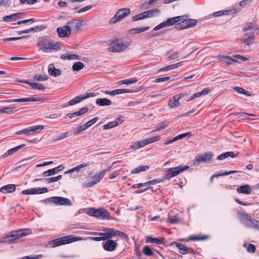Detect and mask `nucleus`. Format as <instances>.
Listing matches in <instances>:
<instances>
[{"instance_id": "f704fd0d", "label": "nucleus", "mask_w": 259, "mask_h": 259, "mask_svg": "<svg viewBox=\"0 0 259 259\" xmlns=\"http://www.w3.org/2000/svg\"><path fill=\"white\" fill-rule=\"evenodd\" d=\"M237 172V171L235 170H231L229 171L223 172L220 171V172H218L214 174H213L211 177V181L212 182L213 180V178L215 177H218L219 176H228L231 174H235Z\"/></svg>"}, {"instance_id": "0e129e2a", "label": "nucleus", "mask_w": 259, "mask_h": 259, "mask_svg": "<svg viewBox=\"0 0 259 259\" xmlns=\"http://www.w3.org/2000/svg\"><path fill=\"white\" fill-rule=\"evenodd\" d=\"M250 228L259 230V221L254 219Z\"/></svg>"}, {"instance_id": "864d4df0", "label": "nucleus", "mask_w": 259, "mask_h": 259, "mask_svg": "<svg viewBox=\"0 0 259 259\" xmlns=\"http://www.w3.org/2000/svg\"><path fill=\"white\" fill-rule=\"evenodd\" d=\"M31 133H32V131H31L30 127H29L27 128H25V129L22 130L19 132H17V133H16V135L24 134L25 135H28L31 134Z\"/></svg>"}, {"instance_id": "774afa93", "label": "nucleus", "mask_w": 259, "mask_h": 259, "mask_svg": "<svg viewBox=\"0 0 259 259\" xmlns=\"http://www.w3.org/2000/svg\"><path fill=\"white\" fill-rule=\"evenodd\" d=\"M42 257V255L38 254L34 256H26L22 258V259H39Z\"/></svg>"}, {"instance_id": "423d86ee", "label": "nucleus", "mask_w": 259, "mask_h": 259, "mask_svg": "<svg viewBox=\"0 0 259 259\" xmlns=\"http://www.w3.org/2000/svg\"><path fill=\"white\" fill-rule=\"evenodd\" d=\"M182 17V20L180 21L179 23H178L176 25V27L177 29H183L193 27L197 23V20L194 19H186V16H180Z\"/></svg>"}, {"instance_id": "f257e3e1", "label": "nucleus", "mask_w": 259, "mask_h": 259, "mask_svg": "<svg viewBox=\"0 0 259 259\" xmlns=\"http://www.w3.org/2000/svg\"><path fill=\"white\" fill-rule=\"evenodd\" d=\"M31 232L29 229H23L12 231L4 237L0 239V243L8 242L9 243H15L18 242L20 238L25 236Z\"/></svg>"}, {"instance_id": "f03ea898", "label": "nucleus", "mask_w": 259, "mask_h": 259, "mask_svg": "<svg viewBox=\"0 0 259 259\" xmlns=\"http://www.w3.org/2000/svg\"><path fill=\"white\" fill-rule=\"evenodd\" d=\"M82 240L81 237H75L74 235H68L61 238L54 239L49 242V243L52 245L53 247H56L59 246L69 244L75 241Z\"/></svg>"}, {"instance_id": "09e8293b", "label": "nucleus", "mask_w": 259, "mask_h": 259, "mask_svg": "<svg viewBox=\"0 0 259 259\" xmlns=\"http://www.w3.org/2000/svg\"><path fill=\"white\" fill-rule=\"evenodd\" d=\"M15 107H7L0 109L1 114H11Z\"/></svg>"}, {"instance_id": "72a5a7b5", "label": "nucleus", "mask_w": 259, "mask_h": 259, "mask_svg": "<svg viewBox=\"0 0 259 259\" xmlns=\"http://www.w3.org/2000/svg\"><path fill=\"white\" fill-rule=\"evenodd\" d=\"M61 59L63 60H79V57L75 54H62L61 56Z\"/></svg>"}, {"instance_id": "9b49d317", "label": "nucleus", "mask_w": 259, "mask_h": 259, "mask_svg": "<svg viewBox=\"0 0 259 259\" xmlns=\"http://www.w3.org/2000/svg\"><path fill=\"white\" fill-rule=\"evenodd\" d=\"M212 155L213 154L211 152L203 153L201 154L198 155L195 157L194 163L196 162L198 164L201 163H208Z\"/></svg>"}, {"instance_id": "4c0bfd02", "label": "nucleus", "mask_w": 259, "mask_h": 259, "mask_svg": "<svg viewBox=\"0 0 259 259\" xmlns=\"http://www.w3.org/2000/svg\"><path fill=\"white\" fill-rule=\"evenodd\" d=\"M234 157V153L233 152H227L224 153L220 155H219L217 157V159L220 160H223L227 157Z\"/></svg>"}, {"instance_id": "a19ab883", "label": "nucleus", "mask_w": 259, "mask_h": 259, "mask_svg": "<svg viewBox=\"0 0 259 259\" xmlns=\"http://www.w3.org/2000/svg\"><path fill=\"white\" fill-rule=\"evenodd\" d=\"M149 29V27H145L143 28H133L131 29L129 32L133 34L141 33L144 31H145Z\"/></svg>"}, {"instance_id": "c756f323", "label": "nucleus", "mask_w": 259, "mask_h": 259, "mask_svg": "<svg viewBox=\"0 0 259 259\" xmlns=\"http://www.w3.org/2000/svg\"><path fill=\"white\" fill-rule=\"evenodd\" d=\"M183 63V62H178V63H177L175 64H173L165 66V67L160 69L159 70V71L160 72H164V71H168L170 70L176 69V68L182 66Z\"/></svg>"}, {"instance_id": "58836bf2", "label": "nucleus", "mask_w": 259, "mask_h": 259, "mask_svg": "<svg viewBox=\"0 0 259 259\" xmlns=\"http://www.w3.org/2000/svg\"><path fill=\"white\" fill-rule=\"evenodd\" d=\"M89 164H86V163L81 164L80 165H78L76 167H74L70 169V170H68L67 171H66L65 172V174L71 173V172H73L75 171H79L81 168L85 167L86 166H89Z\"/></svg>"}, {"instance_id": "680f3d73", "label": "nucleus", "mask_w": 259, "mask_h": 259, "mask_svg": "<svg viewBox=\"0 0 259 259\" xmlns=\"http://www.w3.org/2000/svg\"><path fill=\"white\" fill-rule=\"evenodd\" d=\"M145 19V16L143 14V13H140L138 15H136L135 16H134L132 17V20L133 21H136L140 20H142Z\"/></svg>"}, {"instance_id": "393cba45", "label": "nucleus", "mask_w": 259, "mask_h": 259, "mask_svg": "<svg viewBox=\"0 0 259 259\" xmlns=\"http://www.w3.org/2000/svg\"><path fill=\"white\" fill-rule=\"evenodd\" d=\"M22 14V13H16L10 15L5 16L3 18V21H15L18 18L20 17Z\"/></svg>"}, {"instance_id": "5701e85b", "label": "nucleus", "mask_w": 259, "mask_h": 259, "mask_svg": "<svg viewBox=\"0 0 259 259\" xmlns=\"http://www.w3.org/2000/svg\"><path fill=\"white\" fill-rule=\"evenodd\" d=\"M251 188L249 185H244L239 187L237 189L238 193L249 194L251 192Z\"/></svg>"}, {"instance_id": "0eeeda50", "label": "nucleus", "mask_w": 259, "mask_h": 259, "mask_svg": "<svg viewBox=\"0 0 259 259\" xmlns=\"http://www.w3.org/2000/svg\"><path fill=\"white\" fill-rule=\"evenodd\" d=\"M131 10L129 8H122L119 9L115 16L112 17L109 21L110 24H115L120 21L124 18L130 15Z\"/></svg>"}, {"instance_id": "b1692460", "label": "nucleus", "mask_w": 259, "mask_h": 259, "mask_svg": "<svg viewBox=\"0 0 259 259\" xmlns=\"http://www.w3.org/2000/svg\"><path fill=\"white\" fill-rule=\"evenodd\" d=\"M160 11L158 9H154L143 12L145 18H151L159 15Z\"/></svg>"}, {"instance_id": "cd10ccee", "label": "nucleus", "mask_w": 259, "mask_h": 259, "mask_svg": "<svg viewBox=\"0 0 259 259\" xmlns=\"http://www.w3.org/2000/svg\"><path fill=\"white\" fill-rule=\"evenodd\" d=\"M258 30V27L252 23H247L243 28V31L244 32H248V31H252L255 32Z\"/></svg>"}, {"instance_id": "79ce46f5", "label": "nucleus", "mask_w": 259, "mask_h": 259, "mask_svg": "<svg viewBox=\"0 0 259 259\" xmlns=\"http://www.w3.org/2000/svg\"><path fill=\"white\" fill-rule=\"evenodd\" d=\"M41 27V26H37L34 27H31L28 29H25V30H22V31H19L18 32V34L19 35H21L23 33H28L33 32L34 30H35L36 29H38L39 30H42V28Z\"/></svg>"}, {"instance_id": "3c124183", "label": "nucleus", "mask_w": 259, "mask_h": 259, "mask_svg": "<svg viewBox=\"0 0 259 259\" xmlns=\"http://www.w3.org/2000/svg\"><path fill=\"white\" fill-rule=\"evenodd\" d=\"M234 89L238 93H240L241 94H244L248 96H251V94L249 92L245 91L242 88L236 87L234 88Z\"/></svg>"}, {"instance_id": "2eb2a0df", "label": "nucleus", "mask_w": 259, "mask_h": 259, "mask_svg": "<svg viewBox=\"0 0 259 259\" xmlns=\"http://www.w3.org/2000/svg\"><path fill=\"white\" fill-rule=\"evenodd\" d=\"M245 32L242 36V41L243 43L249 46L252 44L251 40L254 38L255 32L248 31Z\"/></svg>"}, {"instance_id": "20e7f679", "label": "nucleus", "mask_w": 259, "mask_h": 259, "mask_svg": "<svg viewBox=\"0 0 259 259\" xmlns=\"http://www.w3.org/2000/svg\"><path fill=\"white\" fill-rule=\"evenodd\" d=\"M188 168L189 166L188 165H183L175 167L169 168L167 170L166 173L164 174L163 177V180H169Z\"/></svg>"}, {"instance_id": "6e6552de", "label": "nucleus", "mask_w": 259, "mask_h": 259, "mask_svg": "<svg viewBox=\"0 0 259 259\" xmlns=\"http://www.w3.org/2000/svg\"><path fill=\"white\" fill-rule=\"evenodd\" d=\"M182 18H183V17H181L180 16L169 18L166 21L155 26L153 28V30L156 31L165 27L172 26L178 22L179 23L180 21L182 20Z\"/></svg>"}, {"instance_id": "c9c22d12", "label": "nucleus", "mask_w": 259, "mask_h": 259, "mask_svg": "<svg viewBox=\"0 0 259 259\" xmlns=\"http://www.w3.org/2000/svg\"><path fill=\"white\" fill-rule=\"evenodd\" d=\"M111 166H108L107 169H106L101 171L99 174H97V175H96L94 177V178L96 179L95 181L97 182V183L99 182L103 178V177L106 174V172L107 171H108L111 169Z\"/></svg>"}, {"instance_id": "a211bd4d", "label": "nucleus", "mask_w": 259, "mask_h": 259, "mask_svg": "<svg viewBox=\"0 0 259 259\" xmlns=\"http://www.w3.org/2000/svg\"><path fill=\"white\" fill-rule=\"evenodd\" d=\"M25 145L24 144H21L9 150L7 152L5 153L1 156V158L5 159L9 156L13 155L14 153L18 152L19 150L23 148Z\"/></svg>"}, {"instance_id": "69168bd1", "label": "nucleus", "mask_w": 259, "mask_h": 259, "mask_svg": "<svg viewBox=\"0 0 259 259\" xmlns=\"http://www.w3.org/2000/svg\"><path fill=\"white\" fill-rule=\"evenodd\" d=\"M179 57V54L178 52H174L169 53L168 54V58L170 59H176Z\"/></svg>"}, {"instance_id": "37998d69", "label": "nucleus", "mask_w": 259, "mask_h": 259, "mask_svg": "<svg viewBox=\"0 0 259 259\" xmlns=\"http://www.w3.org/2000/svg\"><path fill=\"white\" fill-rule=\"evenodd\" d=\"M84 67V64L81 62H75L72 66V70L73 71H78Z\"/></svg>"}, {"instance_id": "de8ad7c7", "label": "nucleus", "mask_w": 259, "mask_h": 259, "mask_svg": "<svg viewBox=\"0 0 259 259\" xmlns=\"http://www.w3.org/2000/svg\"><path fill=\"white\" fill-rule=\"evenodd\" d=\"M87 129L85 124L77 127L76 130L73 132L74 135L77 136L80 135L82 132L84 131Z\"/></svg>"}, {"instance_id": "e2e57ef3", "label": "nucleus", "mask_w": 259, "mask_h": 259, "mask_svg": "<svg viewBox=\"0 0 259 259\" xmlns=\"http://www.w3.org/2000/svg\"><path fill=\"white\" fill-rule=\"evenodd\" d=\"M63 139H64V138H63V136L62 134V133H61V134H60L58 135L54 136L53 137V138H52V142H53V143H55V142H58L59 141L63 140Z\"/></svg>"}, {"instance_id": "a878e982", "label": "nucleus", "mask_w": 259, "mask_h": 259, "mask_svg": "<svg viewBox=\"0 0 259 259\" xmlns=\"http://www.w3.org/2000/svg\"><path fill=\"white\" fill-rule=\"evenodd\" d=\"M16 189L15 185L14 184H9L4 186L0 188V191L3 193H12Z\"/></svg>"}, {"instance_id": "13d9d810", "label": "nucleus", "mask_w": 259, "mask_h": 259, "mask_svg": "<svg viewBox=\"0 0 259 259\" xmlns=\"http://www.w3.org/2000/svg\"><path fill=\"white\" fill-rule=\"evenodd\" d=\"M61 178H62V176L59 175L55 177H52V178H48L46 179V181L48 183H51L57 182V181L61 180Z\"/></svg>"}, {"instance_id": "412c9836", "label": "nucleus", "mask_w": 259, "mask_h": 259, "mask_svg": "<svg viewBox=\"0 0 259 259\" xmlns=\"http://www.w3.org/2000/svg\"><path fill=\"white\" fill-rule=\"evenodd\" d=\"M170 245H175L179 249V252L182 254H186L188 253V247L182 244L174 241L170 243Z\"/></svg>"}, {"instance_id": "39448f33", "label": "nucleus", "mask_w": 259, "mask_h": 259, "mask_svg": "<svg viewBox=\"0 0 259 259\" xmlns=\"http://www.w3.org/2000/svg\"><path fill=\"white\" fill-rule=\"evenodd\" d=\"M88 214L91 216H94L99 219L110 220L111 217L110 213L103 208L95 209L94 208H90Z\"/></svg>"}, {"instance_id": "aec40b11", "label": "nucleus", "mask_w": 259, "mask_h": 259, "mask_svg": "<svg viewBox=\"0 0 259 259\" xmlns=\"http://www.w3.org/2000/svg\"><path fill=\"white\" fill-rule=\"evenodd\" d=\"M64 166L63 165H60L59 166L56 167L55 168L49 169L44 171L42 174L43 176L45 177H49L52 176L53 175H55L58 172L62 170Z\"/></svg>"}, {"instance_id": "4be33fe9", "label": "nucleus", "mask_w": 259, "mask_h": 259, "mask_svg": "<svg viewBox=\"0 0 259 259\" xmlns=\"http://www.w3.org/2000/svg\"><path fill=\"white\" fill-rule=\"evenodd\" d=\"M59 48V45L57 43L53 42H48L44 46L42 49L48 52L51 50H57Z\"/></svg>"}, {"instance_id": "49530a36", "label": "nucleus", "mask_w": 259, "mask_h": 259, "mask_svg": "<svg viewBox=\"0 0 259 259\" xmlns=\"http://www.w3.org/2000/svg\"><path fill=\"white\" fill-rule=\"evenodd\" d=\"M118 124H119V123H118V121H113L109 122L107 124L103 125V129L104 130L110 129V128L115 127L116 126L118 125Z\"/></svg>"}, {"instance_id": "f8f14e48", "label": "nucleus", "mask_w": 259, "mask_h": 259, "mask_svg": "<svg viewBox=\"0 0 259 259\" xmlns=\"http://www.w3.org/2000/svg\"><path fill=\"white\" fill-rule=\"evenodd\" d=\"M50 200L55 204L60 205L70 206L72 204L69 199L64 197L54 196L50 198Z\"/></svg>"}, {"instance_id": "ddd939ff", "label": "nucleus", "mask_w": 259, "mask_h": 259, "mask_svg": "<svg viewBox=\"0 0 259 259\" xmlns=\"http://www.w3.org/2000/svg\"><path fill=\"white\" fill-rule=\"evenodd\" d=\"M57 32L59 37H64L70 35L71 33V29L69 27L67 24L57 28Z\"/></svg>"}, {"instance_id": "bb28decb", "label": "nucleus", "mask_w": 259, "mask_h": 259, "mask_svg": "<svg viewBox=\"0 0 259 259\" xmlns=\"http://www.w3.org/2000/svg\"><path fill=\"white\" fill-rule=\"evenodd\" d=\"M48 72L50 75L55 77L59 76L61 74L60 70L56 68L53 64H50L49 66Z\"/></svg>"}, {"instance_id": "6e6d98bb", "label": "nucleus", "mask_w": 259, "mask_h": 259, "mask_svg": "<svg viewBox=\"0 0 259 259\" xmlns=\"http://www.w3.org/2000/svg\"><path fill=\"white\" fill-rule=\"evenodd\" d=\"M143 252L148 256H151L153 254V252L148 246L144 247L143 248Z\"/></svg>"}, {"instance_id": "7c9ffc66", "label": "nucleus", "mask_w": 259, "mask_h": 259, "mask_svg": "<svg viewBox=\"0 0 259 259\" xmlns=\"http://www.w3.org/2000/svg\"><path fill=\"white\" fill-rule=\"evenodd\" d=\"M89 109L88 107H83L79 109L78 111L73 112L72 113H68L67 116L69 118H72L73 117L81 115L83 114L87 113Z\"/></svg>"}, {"instance_id": "5fc2aeb1", "label": "nucleus", "mask_w": 259, "mask_h": 259, "mask_svg": "<svg viewBox=\"0 0 259 259\" xmlns=\"http://www.w3.org/2000/svg\"><path fill=\"white\" fill-rule=\"evenodd\" d=\"M36 188H31L22 191V194L24 195H34L36 194Z\"/></svg>"}, {"instance_id": "4468645a", "label": "nucleus", "mask_w": 259, "mask_h": 259, "mask_svg": "<svg viewBox=\"0 0 259 259\" xmlns=\"http://www.w3.org/2000/svg\"><path fill=\"white\" fill-rule=\"evenodd\" d=\"M82 21L77 20L73 19L71 21H68L67 23L69 27L71 29V30L79 31L81 29L82 26Z\"/></svg>"}, {"instance_id": "2f4dec72", "label": "nucleus", "mask_w": 259, "mask_h": 259, "mask_svg": "<svg viewBox=\"0 0 259 259\" xmlns=\"http://www.w3.org/2000/svg\"><path fill=\"white\" fill-rule=\"evenodd\" d=\"M168 105L172 108H177L180 106V102L177 98V96H174L172 99L169 100Z\"/></svg>"}, {"instance_id": "c03bdc74", "label": "nucleus", "mask_w": 259, "mask_h": 259, "mask_svg": "<svg viewBox=\"0 0 259 259\" xmlns=\"http://www.w3.org/2000/svg\"><path fill=\"white\" fill-rule=\"evenodd\" d=\"M137 81V79L136 78H130L127 79H124L120 80L118 82L119 84H130L135 83Z\"/></svg>"}, {"instance_id": "8fccbe9b", "label": "nucleus", "mask_w": 259, "mask_h": 259, "mask_svg": "<svg viewBox=\"0 0 259 259\" xmlns=\"http://www.w3.org/2000/svg\"><path fill=\"white\" fill-rule=\"evenodd\" d=\"M134 92L132 90H128V89H116L114 90V93H113L115 94V95H119L121 94L124 93H133Z\"/></svg>"}, {"instance_id": "ea45409f", "label": "nucleus", "mask_w": 259, "mask_h": 259, "mask_svg": "<svg viewBox=\"0 0 259 259\" xmlns=\"http://www.w3.org/2000/svg\"><path fill=\"white\" fill-rule=\"evenodd\" d=\"M146 146L144 140L137 142L133 145L131 147V148L133 150H137L141 148L144 147Z\"/></svg>"}, {"instance_id": "338daca9", "label": "nucleus", "mask_w": 259, "mask_h": 259, "mask_svg": "<svg viewBox=\"0 0 259 259\" xmlns=\"http://www.w3.org/2000/svg\"><path fill=\"white\" fill-rule=\"evenodd\" d=\"M256 250L255 246L251 244H249L248 245L247 247V251L249 253H254L255 252Z\"/></svg>"}, {"instance_id": "1a4fd4ad", "label": "nucleus", "mask_w": 259, "mask_h": 259, "mask_svg": "<svg viewBox=\"0 0 259 259\" xmlns=\"http://www.w3.org/2000/svg\"><path fill=\"white\" fill-rule=\"evenodd\" d=\"M236 59H240L243 61L247 60L246 58L240 55H233L232 57L224 55L220 56L219 57L220 61L226 63L227 65L233 64L236 62L235 60Z\"/></svg>"}, {"instance_id": "6ab92c4d", "label": "nucleus", "mask_w": 259, "mask_h": 259, "mask_svg": "<svg viewBox=\"0 0 259 259\" xmlns=\"http://www.w3.org/2000/svg\"><path fill=\"white\" fill-rule=\"evenodd\" d=\"M40 101V99L39 98H19L15 99L13 100H9L5 101L7 103L11 102H38Z\"/></svg>"}, {"instance_id": "7ed1b4c3", "label": "nucleus", "mask_w": 259, "mask_h": 259, "mask_svg": "<svg viewBox=\"0 0 259 259\" xmlns=\"http://www.w3.org/2000/svg\"><path fill=\"white\" fill-rule=\"evenodd\" d=\"M130 44L126 41H123L119 39H116L112 41L109 45L108 50L110 52L119 53L124 51Z\"/></svg>"}, {"instance_id": "9d476101", "label": "nucleus", "mask_w": 259, "mask_h": 259, "mask_svg": "<svg viewBox=\"0 0 259 259\" xmlns=\"http://www.w3.org/2000/svg\"><path fill=\"white\" fill-rule=\"evenodd\" d=\"M237 215L242 224L246 227L250 228L254 219L251 218L246 212H238Z\"/></svg>"}, {"instance_id": "052dcab7", "label": "nucleus", "mask_w": 259, "mask_h": 259, "mask_svg": "<svg viewBox=\"0 0 259 259\" xmlns=\"http://www.w3.org/2000/svg\"><path fill=\"white\" fill-rule=\"evenodd\" d=\"M31 131H32V133H36L37 131H41L44 128L43 125H35V126H30Z\"/></svg>"}, {"instance_id": "bf43d9fd", "label": "nucleus", "mask_w": 259, "mask_h": 259, "mask_svg": "<svg viewBox=\"0 0 259 259\" xmlns=\"http://www.w3.org/2000/svg\"><path fill=\"white\" fill-rule=\"evenodd\" d=\"M163 179L162 180H160V179H157L153 180L147 182L146 183H144V184H145V186H147L149 185H154V184L160 183V182H163Z\"/></svg>"}, {"instance_id": "f3484780", "label": "nucleus", "mask_w": 259, "mask_h": 259, "mask_svg": "<svg viewBox=\"0 0 259 259\" xmlns=\"http://www.w3.org/2000/svg\"><path fill=\"white\" fill-rule=\"evenodd\" d=\"M106 242L103 245V248L108 251H114L118 244L113 240L110 239H106Z\"/></svg>"}, {"instance_id": "dca6fc26", "label": "nucleus", "mask_w": 259, "mask_h": 259, "mask_svg": "<svg viewBox=\"0 0 259 259\" xmlns=\"http://www.w3.org/2000/svg\"><path fill=\"white\" fill-rule=\"evenodd\" d=\"M105 233H100L99 235L100 236H105L106 239H110L113 237L117 236V232L118 231L114 230L113 229L105 228L103 230Z\"/></svg>"}, {"instance_id": "a18cd8bd", "label": "nucleus", "mask_w": 259, "mask_h": 259, "mask_svg": "<svg viewBox=\"0 0 259 259\" xmlns=\"http://www.w3.org/2000/svg\"><path fill=\"white\" fill-rule=\"evenodd\" d=\"M160 139V136H155V137H152L150 138L145 139V140H144V141H145V144L146 146L149 144L158 141Z\"/></svg>"}, {"instance_id": "473e14b6", "label": "nucleus", "mask_w": 259, "mask_h": 259, "mask_svg": "<svg viewBox=\"0 0 259 259\" xmlns=\"http://www.w3.org/2000/svg\"><path fill=\"white\" fill-rule=\"evenodd\" d=\"M83 100H84V94H82L80 96H76L74 98L70 100V101L68 102V105L69 106H72L80 102L81 101Z\"/></svg>"}, {"instance_id": "4d7b16f0", "label": "nucleus", "mask_w": 259, "mask_h": 259, "mask_svg": "<svg viewBox=\"0 0 259 259\" xmlns=\"http://www.w3.org/2000/svg\"><path fill=\"white\" fill-rule=\"evenodd\" d=\"M167 222L170 224H177L179 222V219L177 216H175L174 218H171L170 214H168V220Z\"/></svg>"}, {"instance_id": "c85d7f7f", "label": "nucleus", "mask_w": 259, "mask_h": 259, "mask_svg": "<svg viewBox=\"0 0 259 259\" xmlns=\"http://www.w3.org/2000/svg\"><path fill=\"white\" fill-rule=\"evenodd\" d=\"M96 103L101 106H108L111 105L112 102L107 98H98L96 100Z\"/></svg>"}, {"instance_id": "e433bc0d", "label": "nucleus", "mask_w": 259, "mask_h": 259, "mask_svg": "<svg viewBox=\"0 0 259 259\" xmlns=\"http://www.w3.org/2000/svg\"><path fill=\"white\" fill-rule=\"evenodd\" d=\"M149 169V166L147 165H141L135 168L131 171L132 174H137L141 171H145Z\"/></svg>"}, {"instance_id": "603ef678", "label": "nucleus", "mask_w": 259, "mask_h": 259, "mask_svg": "<svg viewBox=\"0 0 259 259\" xmlns=\"http://www.w3.org/2000/svg\"><path fill=\"white\" fill-rule=\"evenodd\" d=\"M30 87L34 89H37L40 91H44L45 88L40 83H30Z\"/></svg>"}]
</instances>
